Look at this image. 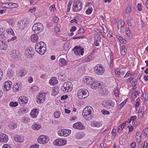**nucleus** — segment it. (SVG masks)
Here are the masks:
<instances>
[{
    "mask_svg": "<svg viewBox=\"0 0 148 148\" xmlns=\"http://www.w3.org/2000/svg\"><path fill=\"white\" fill-rule=\"evenodd\" d=\"M93 110L92 107L90 106H87L83 110L82 115L85 119L89 120L93 117Z\"/></svg>",
    "mask_w": 148,
    "mask_h": 148,
    "instance_id": "nucleus-1",
    "label": "nucleus"
},
{
    "mask_svg": "<svg viewBox=\"0 0 148 148\" xmlns=\"http://www.w3.org/2000/svg\"><path fill=\"white\" fill-rule=\"evenodd\" d=\"M35 49L38 54L41 55H43L47 50L46 45L43 42H38L35 44Z\"/></svg>",
    "mask_w": 148,
    "mask_h": 148,
    "instance_id": "nucleus-2",
    "label": "nucleus"
},
{
    "mask_svg": "<svg viewBox=\"0 0 148 148\" xmlns=\"http://www.w3.org/2000/svg\"><path fill=\"white\" fill-rule=\"evenodd\" d=\"M9 34L13 36L14 35V32L12 28H9L6 30H5V28H3L0 29V35L1 38L5 39L8 37V35Z\"/></svg>",
    "mask_w": 148,
    "mask_h": 148,
    "instance_id": "nucleus-3",
    "label": "nucleus"
},
{
    "mask_svg": "<svg viewBox=\"0 0 148 148\" xmlns=\"http://www.w3.org/2000/svg\"><path fill=\"white\" fill-rule=\"evenodd\" d=\"M89 95L88 91L85 89H79L77 93V96L78 98L80 99H83L86 98Z\"/></svg>",
    "mask_w": 148,
    "mask_h": 148,
    "instance_id": "nucleus-4",
    "label": "nucleus"
},
{
    "mask_svg": "<svg viewBox=\"0 0 148 148\" xmlns=\"http://www.w3.org/2000/svg\"><path fill=\"white\" fill-rule=\"evenodd\" d=\"M73 85L72 83L68 82L62 84L61 89L64 93H66L71 91L73 89Z\"/></svg>",
    "mask_w": 148,
    "mask_h": 148,
    "instance_id": "nucleus-5",
    "label": "nucleus"
},
{
    "mask_svg": "<svg viewBox=\"0 0 148 148\" xmlns=\"http://www.w3.org/2000/svg\"><path fill=\"white\" fill-rule=\"evenodd\" d=\"M43 29V25L40 23H38L34 24L32 28L33 31L36 34L41 32Z\"/></svg>",
    "mask_w": 148,
    "mask_h": 148,
    "instance_id": "nucleus-6",
    "label": "nucleus"
},
{
    "mask_svg": "<svg viewBox=\"0 0 148 148\" xmlns=\"http://www.w3.org/2000/svg\"><path fill=\"white\" fill-rule=\"evenodd\" d=\"M94 70L95 73L99 75H101L105 72L103 66L100 64H98L95 65L94 67Z\"/></svg>",
    "mask_w": 148,
    "mask_h": 148,
    "instance_id": "nucleus-7",
    "label": "nucleus"
},
{
    "mask_svg": "<svg viewBox=\"0 0 148 148\" xmlns=\"http://www.w3.org/2000/svg\"><path fill=\"white\" fill-rule=\"evenodd\" d=\"M46 99V94L45 93H39L36 97V101L38 104L43 103Z\"/></svg>",
    "mask_w": 148,
    "mask_h": 148,
    "instance_id": "nucleus-8",
    "label": "nucleus"
},
{
    "mask_svg": "<svg viewBox=\"0 0 148 148\" xmlns=\"http://www.w3.org/2000/svg\"><path fill=\"white\" fill-rule=\"evenodd\" d=\"M71 133V130L68 129H63L58 131L59 135L61 136L66 137L69 136Z\"/></svg>",
    "mask_w": 148,
    "mask_h": 148,
    "instance_id": "nucleus-9",
    "label": "nucleus"
},
{
    "mask_svg": "<svg viewBox=\"0 0 148 148\" xmlns=\"http://www.w3.org/2000/svg\"><path fill=\"white\" fill-rule=\"evenodd\" d=\"M82 8V3L78 0L75 1L73 4V8L76 12L79 11Z\"/></svg>",
    "mask_w": 148,
    "mask_h": 148,
    "instance_id": "nucleus-10",
    "label": "nucleus"
},
{
    "mask_svg": "<svg viewBox=\"0 0 148 148\" xmlns=\"http://www.w3.org/2000/svg\"><path fill=\"white\" fill-rule=\"evenodd\" d=\"M49 138L45 135H40L38 138L37 140L38 143L42 144H46L49 141Z\"/></svg>",
    "mask_w": 148,
    "mask_h": 148,
    "instance_id": "nucleus-11",
    "label": "nucleus"
},
{
    "mask_svg": "<svg viewBox=\"0 0 148 148\" xmlns=\"http://www.w3.org/2000/svg\"><path fill=\"white\" fill-rule=\"evenodd\" d=\"M66 142L67 140L66 139L59 138L55 140L53 142V144L54 145L61 146L65 145Z\"/></svg>",
    "mask_w": 148,
    "mask_h": 148,
    "instance_id": "nucleus-12",
    "label": "nucleus"
},
{
    "mask_svg": "<svg viewBox=\"0 0 148 148\" xmlns=\"http://www.w3.org/2000/svg\"><path fill=\"white\" fill-rule=\"evenodd\" d=\"M84 49L81 47L76 46L73 49L75 55L77 56L83 55L84 53Z\"/></svg>",
    "mask_w": 148,
    "mask_h": 148,
    "instance_id": "nucleus-13",
    "label": "nucleus"
},
{
    "mask_svg": "<svg viewBox=\"0 0 148 148\" xmlns=\"http://www.w3.org/2000/svg\"><path fill=\"white\" fill-rule=\"evenodd\" d=\"M12 83L10 81H7L5 82L3 86V89L5 91H8L11 88Z\"/></svg>",
    "mask_w": 148,
    "mask_h": 148,
    "instance_id": "nucleus-14",
    "label": "nucleus"
},
{
    "mask_svg": "<svg viewBox=\"0 0 148 148\" xmlns=\"http://www.w3.org/2000/svg\"><path fill=\"white\" fill-rule=\"evenodd\" d=\"M115 103L111 100H109L103 103V106L106 108L110 109L112 108Z\"/></svg>",
    "mask_w": 148,
    "mask_h": 148,
    "instance_id": "nucleus-15",
    "label": "nucleus"
},
{
    "mask_svg": "<svg viewBox=\"0 0 148 148\" xmlns=\"http://www.w3.org/2000/svg\"><path fill=\"white\" fill-rule=\"evenodd\" d=\"M8 140V136L2 133H0V142L1 143H6Z\"/></svg>",
    "mask_w": 148,
    "mask_h": 148,
    "instance_id": "nucleus-16",
    "label": "nucleus"
},
{
    "mask_svg": "<svg viewBox=\"0 0 148 148\" xmlns=\"http://www.w3.org/2000/svg\"><path fill=\"white\" fill-rule=\"evenodd\" d=\"M18 102L20 105L26 104L28 101L27 98L25 96H21L18 99Z\"/></svg>",
    "mask_w": 148,
    "mask_h": 148,
    "instance_id": "nucleus-17",
    "label": "nucleus"
},
{
    "mask_svg": "<svg viewBox=\"0 0 148 148\" xmlns=\"http://www.w3.org/2000/svg\"><path fill=\"white\" fill-rule=\"evenodd\" d=\"M22 88V84L20 83H17L13 84L12 87L13 91L16 92L20 90Z\"/></svg>",
    "mask_w": 148,
    "mask_h": 148,
    "instance_id": "nucleus-18",
    "label": "nucleus"
},
{
    "mask_svg": "<svg viewBox=\"0 0 148 148\" xmlns=\"http://www.w3.org/2000/svg\"><path fill=\"white\" fill-rule=\"evenodd\" d=\"M73 127L75 129L80 130L85 129V127L83 125L79 122L74 123L73 125Z\"/></svg>",
    "mask_w": 148,
    "mask_h": 148,
    "instance_id": "nucleus-19",
    "label": "nucleus"
},
{
    "mask_svg": "<svg viewBox=\"0 0 148 148\" xmlns=\"http://www.w3.org/2000/svg\"><path fill=\"white\" fill-rule=\"evenodd\" d=\"M101 83L99 81H95L91 84V87L93 89H96L100 88Z\"/></svg>",
    "mask_w": 148,
    "mask_h": 148,
    "instance_id": "nucleus-20",
    "label": "nucleus"
},
{
    "mask_svg": "<svg viewBox=\"0 0 148 148\" xmlns=\"http://www.w3.org/2000/svg\"><path fill=\"white\" fill-rule=\"evenodd\" d=\"M94 80V78L89 76H86L83 79L84 83L87 85L89 84L92 82H93Z\"/></svg>",
    "mask_w": 148,
    "mask_h": 148,
    "instance_id": "nucleus-21",
    "label": "nucleus"
},
{
    "mask_svg": "<svg viewBox=\"0 0 148 148\" xmlns=\"http://www.w3.org/2000/svg\"><path fill=\"white\" fill-rule=\"evenodd\" d=\"M26 26L27 23L24 20H21L18 22V27L21 30L24 29Z\"/></svg>",
    "mask_w": 148,
    "mask_h": 148,
    "instance_id": "nucleus-22",
    "label": "nucleus"
},
{
    "mask_svg": "<svg viewBox=\"0 0 148 148\" xmlns=\"http://www.w3.org/2000/svg\"><path fill=\"white\" fill-rule=\"evenodd\" d=\"M59 66L61 67L66 66L68 64V61L64 58H60L58 62Z\"/></svg>",
    "mask_w": 148,
    "mask_h": 148,
    "instance_id": "nucleus-23",
    "label": "nucleus"
},
{
    "mask_svg": "<svg viewBox=\"0 0 148 148\" xmlns=\"http://www.w3.org/2000/svg\"><path fill=\"white\" fill-rule=\"evenodd\" d=\"M12 52V56L13 58L15 59L20 58L21 56L18 51H13Z\"/></svg>",
    "mask_w": 148,
    "mask_h": 148,
    "instance_id": "nucleus-24",
    "label": "nucleus"
},
{
    "mask_svg": "<svg viewBox=\"0 0 148 148\" xmlns=\"http://www.w3.org/2000/svg\"><path fill=\"white\" fill-rule=\"evenodd\" d=\"M90 125L92 127L98 128L102 126V123L99 121H93L91 122Z\"/></svg>",
    "mask_w": 148,
    "mask_h": 148,
    "instance_id": "nucleus-25",
    "label": "nucleus"
},
{
    "mask_svg": "<svg viewBox=\"0 0 148 148\" xmlns=\"http://www.w3.org/2000/svg\"><path fill=\"white\" fill-rule=\"evenodd\" d=\"M39 110L37 109H33L30 112V115L33 118H36L38 114Z\"/></svg>",
    "mask_w": 148,
    "mask_h": 148,
    "instance_id": "nucleus-26",
    "label": "nucleus"
},
{
    "mask_svg": "<svg viewBox=\"0 0 148 148\" xmlns=\"http://www.w3.org/2000/svg\"><path fill=\"white\" fill-rule=\"evenodd\" d=\"M58 83V81L57 79V78L55 77H51L49 81V83L52 86L55 85Z\"/></svg>",
    "mask_w": 148,
    "mask_h": 148,
    "instance_id": "nucleus-27",
    "label": "nucleus"
},
{
    "mask_svg": "<svg viewBox=\"0 0 148 148\" xmlns=\"http://www.w3.org/2000/svg\"><path fill=\"white\" fill-rule=\"evenodd\" d=\"M14 140L15 141L18 143H22L24 140L23 138L22 137L18 135H16L14 136Z\"/></svg>",
    "mask_w": 148,
    "mask_h": 148,
    "instance_id": "nucleus-28",
    "label": "nucleus"
},
{
    "mask_svg": "<svg viewBox=\"0 0 148 148\" xmlns=\"http://www.w3.org/2000/svg\"><path fill=\"white\" fill-rule=\"evenodd\" d=\"M136 140L137 142L139 143L140 142L141 140V133L140 132H136L135 136Z\"/></svg>",
    "mask_w": 148,
    "mask_h": 148,
    "instance_id": "nucleus-29",
    "label": "nucleus"
},
{
    "mask_svg": "<svg viewBox=\"0 0 148 148\" xmlns=\"http://www.w3.org/2000/svg\"><path fill=\"white\" fill-rule=\"evenodd\" d=\"M5 4H8V6L9 8H13L18 7V5L17 3H5L3 4V6L5 7L4 5Z\"/></svg>",
    "mask_w": 148,
    "mask_h": 148,
    "instance_id": "nucleus-30",
    "label": "nucleus"
},
{
    "mask_svg": "<svg viewBox=\"0 0 148 148\" xmlns=\"http://www.w3.org/2000/svg\"><path fill=\"white\" fill-rule=\"evenodd\" d=\"M120 51L122 55L125 56L126 55L127 50L126 49L125 46L124 45H123L121 47Z\"/></svg>",
    "mask_w": 148,
    "mask_h": 148,
    "instance_id": "nucleus-31",
    "label": "nucleus"
},
{
    "mask_svg": "<svg viewBox=\"0 0 148 148\" xmlns=\"http://www.w3.org/2000/svg\"><path fill=\"white\" fill-rule=\"evenodd\" d=\"M38 36L36 34H33L31 36V40L33 42H36L38 40Z\"/></svg>",
    "mask_w": 148,
    "mask_h": 148,
    "instance_id": "nucleus-32",
    "label": "nucleus"
},
{
    "mask_svg": "<svg viewBox=\"0 0 148 148\" xmlns=\"http://www.w3.org/2000/svg\"><path fill=\"white\" fill-rule=\"evenodd\" d=\"M32 50V49L31 48L27 49L25 51V55L26 56L30 55V56L32 57L33 56Z\"/></svg>",
    "mask_w": 148,
    "mask_h": 148,
    "instance_id": "nucleus-33",
    "label": "nucleus"
},
{
    "mask_svg": "<svg viewBox=\"0 0 148 148\" xmlns=\"http://www.w3.org/2000/svg\"><path fill=\"white\" fill-rule=\"evenodd\" d=\"M52 95L53 96H56L58 93L59 92L58 89L57 88L54 87L52 89L51 91Z\"/></svg>",
    "mask_w": 148,
    "mask_h": 148,
    "instance_id": "nucleus-34",
    "label": "nucleus"
},
{
    "mask_svg": "<svg viewBox=\"0 0 148 148\" xmlns=\"http://www.w3.org/2000/svg\"><path fill=\"white\" fill-rule=\"evenodd\" d=\"M41 127V125L40 124L34 123L32 125V129L34 130H38Z\"/></svg>",
    "mask_w": 148,
    "mask_h": 148,
    "instance_id": "nucleus-35",
    "label": "nucleus"
},
{
    "mask_svg": "<svg viewBox=\"0 0 148 148\" xmlns=\"http://www.w3.org/2000/svg\"><path fill=\"white\" fill-rule=\"evenodd\" d=\"M26 71L25 70H22L19 71L17 73V75L21 77L24 76L26 74Z\"/></svg>",
    "mask_w": 148,
    "mask_h": 148,
    "instance_id": "nucleus-36",
    "label": "nucleus"
},
{
    "mask_svg": "<svg viewBox=\"0 0 148 148\" xmlns=\"http://www.w3.org/2000/svg\"><path fill=\"white\" fill-rule=\"evenodd\" d=\"M58 78L64 80L66 78V75L65 73L63 72L59 73L58 74Z\"/></svg>",
    "mask_w": 148,
    "mask_h": 148,
    "instance_id": "nucleus-37",
    "label": "nucleus"
},
{
    "mask_svg": "<svg viewBox=\"0 0 148 148\" xmlns=\"http://www.w3.org/2000/svg\"><path fill=\"white\" fill-rule=\"evenodd\" d=\"M9 127L11 129H14L17 127V125L15 123H10L9 125Z\"/></svg>",
    "mask_w": 148,
    "mask_h": 148,
    "instance_id": "nucleus-38",
    "label": "nucleus"
},
{
    "mask_svg": "<svg viewBox=\"0 0 148 148\" xmlns=\"http://www.w3.org/2000/svg\"><path fill=\"white\" fill-rule=\"evenodd\" d=\"M125 24V22L123 20H121L119 22L117 25V27L118 28H122Z\"/></svg>",
    "mask_w": 148,
    "mask_h": 148,
    "instance_id": "nucleus-39",
    "label": "nucleus"
},
{
    "mask_svg": "<svg viewBox=\"0 0 148 148\" xmlns=\"http://www.w3.org/2000/svg\"><path fill=\"white\" fill-rule=\"evenodd\" d=\"M9 105L11 107H15L18 105V103L17 102L11 101L9 103Z\"/></svg>",
    "mask_w": 148,
    "mask_h": 148,
    "instance_id": "nucleus-40",
    "label": "nucleus"
},
{
    "mask_svg": "<svg viewBox=\"0 0 148 148\" xmlns=\"http://www.w3.org/2000/svg\"><path fill=\"white\" fill-rule=\"evenodd\" d=\"M21 121L24 123H27L30 122V119L27 116H25L22 118Z\"/></svg>",
    "mask_w": 148,
    "mask_h": 148,
    "instance_id": "nucleus-41",
    "label": "nucleus"
},
{
    "mask_svg": "<svg viewBox=\"0 0 148 148\" xmlns=\"http://www.w3.org/2000/svg\"><path fill=\"white\" fill-rule=\"evenodd\" d=\"M94 58V57L93 56V54H91L87 57L86 58V60L87 62H89L93 59Z\"/></svg>",
    "mask_w": 148,
    "mask_h": 148,
    "instance_id": "nucleus-42",
    "label": "nucleus"
},
{
    "mask_svg": "<svg viewBox=\"0 0 148 148\" xmlns=\"http://www.w3.org/2000/svg\"><path fill=\"white\" fill-rule=\"evenodd\" d=\"M114 92L115 97H118L119 95V89L117 87H116L114 89Z\"/></svg>",
    "mask_w": 148,
    "mask_h": 148,
    "instance_id": "nucleus-43",
    "label": "nucleus"
},
{
    "mask_svg": "<svg viewBox=\"0 0 148 148\" xmlns=\"http://www.w3.org/2000/svg\"><path fill=\"white\" fill-rule=\"evenodd\" d=\"M50 11L54 12L56 11V9L55 7V5L54 4H53L51 5L49 8Z\"/></svg>",
    "mask_w": 148,
    "mask_h": 148,
    "instance_id": "nucleus-44",
    "label": "nucleus"
},
{
    "mask_svg": "<svg viewBox=\"0 0 148 148\" xmlns=\"http://www.w3.org/2000/svg\"><path fill=\"white\" fill-rule=\"evenodd\" d=\"M7 21L10 25L12 26L14 24V21L12 18L8 19Z\"/></svg>",
    "mask_w": 148,
    "mask_h": 148,
    "instance_id": "nucleus-45",
    "label": "nucleus"
},
{
    "mask_svg": "<svg viewBox=\"0 0 148 148\" xmlns=\"http://www.w3.org/2000/svg\"><path fill=\"white\" fill-rule=\"evenodd\" d=\"M14 73L13 71L9 69L8 71V75L9 77H11L13 76Z\"/></svg>",
    "mask_w": 148,
    "mask_h": 148,
    "instance_id": "nucleus-46",
    "label": "nucleus"
},
{
    "mask_svg": "<svg viewBox=\"0 0 148 148\" xmlns=\"http://www.w3.org/2000/svg\"><path fill=\"white\" fill-rule=\"evenodd\" d=\"M60 112L59 111H56L54 112V115L55 118H58L60 116Z\"/></svg>",
    "mask_w": 148,
    "mask_h": 148,
    "instance_id": "nucleus-47",
    "label": "nucleus"
},
{
    "mask_svg": "<svg viewBox=\"0 0 148 148\" xmlns=\"http://www.w3.org/2000/svg\"><path fill=\"white\" fill-rule=\"evenodd\" d=\"M125 32L126 34L129 37L131 36H132V34L129 29H126Z\"/></svg>",
    "mask_w": 148,
    "mask_h": 148,
    "instance_id": "nucleus-48",
    "label": "nucleus"
},
{
    "mask_svg": "<svg viewBox=\"0 0 148 148\" xmlns=\"http://www.w3.org/2000/svg\"><path fill=\"white\" fill-rule=\"evenodd\" d=\"M0 45L1 46H3V47H5V50H6V47H8V45L5 44V42L2 40H0Z\"/></svg>",
    "mask_w": 148,
    "mask_h": 148,
    "instance_id": "nucleus-49",
    "label": "nucleus"
},
{
    "mask_svg": "<svg viewBox=\"0 0 148 148\" xmlns=\"http://www.w3.org/2000/svg\"><path fill=\"white\" fill-rule=\"evenodd\" d=\"M142 7L143 5L141 3H138L137 5L138 10L139 11H140L142 10Z\"/></svg>",
    "mask_w": 148,
    "mask_h": 148,
    "instance_id": "nucleus-50",
    "label": "nucleus"
},
{
    "mask_svg": "<svg viewBox=\"0 0 148 148\" xmlns=\"http://www.w3.org/2000/svg\"><path fill=\"white\" fill-rule=\"evenodd\" d=\"M39 90V88L37 86H32L31 88V90L35 92L36 91L38 90Z\"/></svg>",
    "mask_w": 148,
    "mask_h": 148,
    "instance_id": "nucleus-51",
    "label": "nucleus"
},
{
    "mask_svg": "<svg viewBox=\"0 0 148 148\" xmlns=\"http://www.w3.org/2000/svg\"><path fill=\"white\" fill-rule=\"evenodd\" d=\"M143 97L144 98L145 100H147L148 99V93L147 92H145L143 93Z\"/></svg>",
    "mask_w": 148,
    "mask_h": 148,
    "instance_id": "nucleus-52",
    "label": "nucleus"
},
{
    "mask_svg": "<svg viewBox=\"0 0 148 148\" xmlns=\"http://www.w3.org/2000/svg\"><path fill=\"white\" fill-rule=\"evenodd\" d=\"M131 8L130 6H127L126 8L125 12L127 14H129L131 12Z\"/></svg>",
    "mask_w": 148,
    "mask_h": 148,
    "instance_id": "nucleus-53",
    "label": "nucleus"
},
{
    "mask_svg": "<svg viewBox=\"0 0 148 148\" xmlns=\"http://www.w3.org/2000/svg\"><path fill=\"white\" fill-rule=\"evenodd\" d=\"M134 75L133 73L129 71L127 72L124 76V77L126 78L130 76H132Z\"/></svg>",
    "mask_w": 148,
    "mask_h": 148,
    "instance_id": "nucleus-54",
    "label": "nucleus"
},
{
    "mask_svg": "<svg viewBox=\"0 0 148 148\" xmlns=\"http://www.w3.org/2000/svg\"><path fill=\"white\" fill-rule=\"evenodd\" d=\"M126 123V122H125L124 123H123V124H121L119 126V130H121L125 126Z\"/></svg>",
    "mask_w": 148,
    "mask_h": 148,
    "instance_id": "nucleus-55",
    "label": "nucleus"
},
{
    "mask_svg": "<svg viewBox=\"0 0 148 148\" xmlns=\"http://www.w3.org/2000/svg\"><path fill=\"white\" fill-rule=\"evenodd\" d=\"M140 99L139 98H137L136 100V102L135 104V107L136 108H137L139 106L140 104Z\"/></svg>",
    "mask_w": 148,
    "mask_h": 148,
    "instance_id": "nucleus-56",
    "label": "nucleus"
},
{
    "mask_svg": "<svg viewBox=\"0 0 148 148\" xmlns=\"http://www.w3.org/2000/svg\"><path fill=\"white\" fill-rule=\"evenodd\" d=\"M143 133L148 136V127H145L143 130Z\"/></svg>",
    "mask_w": 148,
    "mask_h": 148,
    "instance_id": "nucleus-57",
    "label": "nucleus"
},
{
    "mask_svg": "<svg viewBox=\"0 0 148 148\" xmlns=\"http://www.w3.org/2000/svg\"><path fill=\"white\" fill-rule=\"evenodd\" d=\"M92 10V8H89L86 10V13L88 14H90Z\"/></svg>",
    "mask_w": 148,
    "mask_h": 148,
    "instance_id": "nucleus-58",
    "label": "nucleus"
},
{
    "mask_svg": "<svg viewBox=\"0 0 148 148\" xmlns=\"http://www.w3.org/2000/svg\"><path fill=\"white\" fill-rule=\"evenodd\" d=\"M72 4V2H69L68 3V6L67 8L66 11L67 12H69L71 8V6Z\"/></svg>",
    "mask_w": 148,
    "mask_h": 148,
    "instance_id": "nucleus-59",
    "label": "nucleus"
},
{
    "mask_svg": "<svg viewBox=\"0 0 148 148\" xmlns=\"http://www.w3.org/2000/svg\"><path fill=\"white\" fill-rule=\"evenodd\" d=\"M115 74L119 76L120 74V69H116L115 70Z\"/></svg>",
    "mask_w": 148,
    "mask_h": 148,
    "instance_id": "nucleus-60",
    "label": "nucleus"
},
{
    "mask_svg": "<svg viewBox=\"0 0 148 148\" xmlns=\"http://www.w3.org/2000/svg\"><path fill=\"white\" fill-rule=\"evenodd\" d=\"M102 28L103 29V32L104 33H107L108 30L107 29L106 26L104 25H102Z\"/></svg>",
    "mask_w": 148,
    "mask_h": 148,
    "instance_id": "nucleus-61",
    "label": "nucleus"
},
{
    "mask_svg": "<svg viewBox=\"0 0 148 148\" xmlns=\"http://www.w3.org/2000/svg\"><path fill=\"white\" fill-rule=\"evenodd\" d=\"M39 145L38 144H34L31 146L29 148H38Z\"/></svg>",
    "mask_w": 148,
    "mask_h": 148,
    "instance_id": "nucleus-62",
    "label": "nucleus"
},
{
    "mask_svg": "<svg viewBox=\"0 0 148 148\" xmlns=\"http://www.w3.org/2000/svg\"><path fill=\"white\" fill-rule=\"evenodd\" d=\"M130 147L131 148H135L136 147V144L135 142L132 143L130 145Z\"/></svg>",
    "mask_w": 148,
    "mask_h": 148,
    "instance_id": "nucleus-63",
    "label": "nucleus"
},
{
    "mask_svg": "<svg viewBox=\"0 0 148 148\" xmlns=\"http://www.w3.org/2000/svg\"><path fill=\"white\" fill-rule=\"evenodd\" d=\"M2 148H12L10 145L7 144H5L3 145L2 147Z\"/></svg>",
    "mask_w": 148,
    "mask_h": 148,
    "instance_id": "nucleus-64",
    "label": "nucleus"
}]
</instances>
